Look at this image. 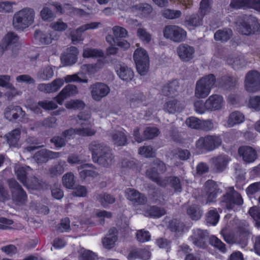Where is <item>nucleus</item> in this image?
I'll list each match as a JSON object with an SVG mask.
<instances>
[{"label":"nucleus","mask_w":260,"mask_h":260,"mask_svg":"<svg viewBox=\"0 0 260 260\" xmlns=\"http://www.w3.org/2000/svg\"><path fill=\"white\" fill-rule=\"evenodd\" d=\"M36 13L31 8L25 7L16 12L13 18V25L16 29H23L32 25Z\"/></svg>","instance_id":"1"},{"label":"nucleus","mask_w":260,"mask_h":260,"mask_svg":"<svg viewBox=\"0 0 260 260\" xmlns=\"http://www.w3.org/2000/svg\"><path fill=\"white\" fill-rule=\"evenodd\" d=\"M215 82L216 78L213 74L201 78L196 83L194 96L198 99L207 98L213 88Z\"/></svg>","instance_id":"2"},{"label":"nucleus","mask_w":260,"mask_h":260,"mask_svg":"<svg viewBox=\"0 0 260 260\" xmlns=\"http://www.w3.org/2000/svg\"><path fill=\"white\" fill-rule=\"evenodd\" d=\"M166 170L165 164L159 160H156L147 170L146 174L149 178L156 182L158 185L165 187L170 183V177L160 178L159 174L164 172Z\"/></svg>","instance_id":"3"},{"label":"nucleus","mask_w":260,"mask_h":260,"mask_svg":"<svg viewBox=\"0 0 260 260\" xmlns=\"http://www.w3.org/2000/svg\"><path fill=\"white\" fill-rule=\"evenodd\" d=\"M133 57L138 73L146 75L149 67V58L146 51L142 48H138L135 51Z\"/></svg>","instance_id":"4"},{"label":"nucleus","mask_w":260,"mask_h":260,"mask_svg":"<svg viewBox=\"0 0 260 260\" xmlns=\"http://www.w3.org/2000/svg\"><path fill=\"white\" fill-rule=\"evenodd\" d=\"M164 36L175 43H180L185 41L186 31L182 27L176 25L166 26L163 30Z\"/></svg>","instance_id":"5"},{"label":"nucleus","mask_w":260,"mask_h":260,"mask_svg":"<svg viewBox=\"0 0 260 260\" xmlns=\"http://www.w3.org/2000/svg\"><path fill=\"white\" fill-rule=\"evenodd\" d=\"M221 143L222 140L219 136H207L200 138L196 145L199 149L211 151L219 147Z\"/></svg>","instance_id":"6"},{"label":"nucleus","mask_w":260,"mask_h":260,"mask_svg":"<svg viewBox=\"0 0 260 260\" xmlns=\"http://www.w3.org/2000/svg\"><path fill=\"white\" fill-rule=\"evenodd\" d=\"M222 206L228 209H232L235 205H241L243 203L241 196L236 191L233 187H230L226 193L222 198Z\"/></svg>","instance_id":"7"},{"label":"nucleus","mask_w":260,"mask_h":260,"mask_svg":"<svg viewBox=\"0 0 260 260\" xmlns=\"http://www.w3.org/2000/svg\"><path fill=\"white\" fill-rule=\"evenodd\" d=\"M244 86L249 92H255L260 90V73L256 71H251L245 76Z\"/></svg>","instance_id":"8"},{"label":"nucleus","mask_w":260,"mask_h":260,"mask_svg":"<svg viewBox=\"0 0 260 260\" xmlns=\"http://www.w3.org/2000/svg\"><path fill=\"white\" fill-rule=\"evenodd\" d=\"M9 185L12 193L13 200L18 205L24 204L27 200V195L22 187L14 179L9 181Z\"/></svg>","instance_id":"9"},{"label":"nucleus","mask_w":260,"mask_h":260,"mask_svg":"<svg viewBox=\"0 0 260 260\" xmlns=\"http://www.w3.org/2000/svg\"><path fill=\"white\" fill-rule=\"evenodd\" d=\"M92 98L96 101H101L110 92V89L106 84L102 82H96L90 86Z\"/></svg>","instance_id":"10"},{"label":"nucleus","mask_w":260,"mask_h":260,"mask_svg":"<svg viewBox=\"0 0 260 260\" xmlns=\"http://www.w3.org/2000/svg\"><path fill=\"white\" fill-rule=\"evenodd\" d=\"M101 23L93 22L83 25L77 28L76 30L72 31L70 34L71 41L74 44H77L83 40L82 34L83 32L89 29L98 28Z\"/></svg>","instance_id":"11"},{"label":"nucleus","mask_w":260,"mask_h":260,"mask_svg":"<svg viewBox=\"0 0 260 260\" xmlns=\"http://www.w3.org/2000/svg\"><path fill=\"white\" fill-rule=\"evenodd\" d=\"M260 25L255 17L251 15L244 17V22L240 29L242 34L249 35L258 31Z\"/></svg>","instance_id":"12"},{"label":"nucleus","mask_w":260,"mask_h":260,"mask_svg":"<svg viewBox=\"0 0 260 260\" xmlns=\"http://www.w3.org/2000/svg\"><path fill=\"white\" fill-rule=\"evenodd\" d=\"M204 191L207 198L206 204L214 202L221 192L218 184L213 180H208L205 183Z\"/></svg>","instance_id":"13"},{"label":"nucleus","mask_w":260,"mask_h":260,"mask_svg":"<svg viewBox=\"0 0 260 260\" xmlns=\"http://www.w3.org/2000/svg\"><path fill=\"white\" fill-rule=\"evenodd\" d=\"M177 53L180 59L183 62H189L195 55L194 48L187 44H181L177 48Z\"/></svg>","instance_id":"14"},{"label":"nucleus","mask_w":260,"mask_h":260,"mask_svg":"<svg viewBox=\"0 0 260 260\" xmlns=\"http://www.w3.org/2000/svg\"><path fill=\"white\" fill-rule=\"evenodd\" d=\"M96 131L94 128H88L85 127L72 128L63 132L62 136L68 141L76 135L81 136H91L94 135Z\"/></svg>","instance_id":"15"},{"label":"nucleus","mask_w":260,"mask_h":260,"mask_svg":"<svg viewBox=\"0 0 260 260\" xmlns=\"http://www.w3.org/2000/svg\"><path fill=\"white\" fill-rule=\"evenodd\" d=\"M208 233L206 231L200 229L194 230L192 235L189 240L195 246L200 248H205L207 246V239Z\"/></svg>","instance_id":"16"},{"label":"nucleus","mask_w":260,"mask_h":260,"mask_svg":"<svg viewBox=\"0 0 260 260\" xmlns=\"http://www.w3.org/2000/svg\"><path fill=\"white\" fill-rule=\"evenodd\" d=\"M58 37L57 33L53 31H44L36 30L34 34L35 40L40 44H49L52 40L57 39Z\"/></svg>","instance_id":"17"},{"label":"nucleus","mask_w":260,"mask_h":260,"mask_svg":"<svg viewBox=\"0 0 260 260\" xmlns=\"http://www.w3.org/2000/svg\"><path fill=\"white\" fill-rule=\"evenodd\" d=\"M78 54L79 51L76 47L68 48L61 57V62L64 66H72L77 62Z\"/></svg>","instance_id":"18"},{"label":"nucleus","mask_w":260,"mask_h":260,"mask_svg":"<svg viewBox=\"0 0 260 260\" xmlns=\"http://www.w3.org/2000/svg\"><path fill=\"white\" fill-rule=\"evenodd\" d=\"M224 105L223 98L219 94H212L206 100V108L209 111L219 110L223 107Z\"/></svg>","instance_id":"19"},{"label":"nucleus","mask_w":260,"mask_h":260,"mask_svg":"<svg viewBox=\"0 0 260 260\" xmlns=\"http://www.w3.org/2000/svg\"><path fill=\"white\" fill-rule=\"evenodd\" d=\"M61 155V152H53L46 149H42L35 154L34 158L38 163H43L46 162L49 159L58 158Z\"/></svg>","instance_id":"20"},{"label":"nucleus","mask_w":260,"mask_h":260,"mask_svg":"<svg viewBox=\"0 0 260 260\" xmlns=\"http://www.w3.org/2000/svg\"><path fill=\"white\" fill-rule=\"evenodd\" d=\"M30 170V168L28 166L20 167L16 166L15 167V172L18 180H19L25 187L37 188L38 186H40L39 184H37L38 186H34L32 184H26V181H27L26 175Z\"/></svg>","instance_id":"21"},{"label":"nucleus","mask_w":260,"mask_h":260,"mask_svg":"<svg viewBox=\"0 0 260 260\" xmlns=\"http://www.w3.org/2000/svg\"><path fill=\"white\" fill-rule=\"evenodd\" d=\"M115 71L119 77L124 81H130L134 76V73L132 69L123 63L116 64Z\"/></svg>","instance_id":"22"},{"label":"nucleus","mask_w":260,"mask_h":260,"mask_svg":"<svg viewBox=\"0 0 260 260\" xmlns=\"http://www.w3.org/2000/svg\"><path fill=\"white\" fill-rule=\"evenodd\" d=\"M238 152L242 157L243 160L248 163L253 162L257 158L255 150L250 146L240 147L238 149Z\"/></svg>","instance_id":"23"},{"label":"nucleus","mask_w":260,"mask_h":260,"mask_svg":"<svg viewBox=\"0 0 260 260\" xmlns=\"http://www.w3.org/2000/svg\"><path fill=\"white\" fill-rule=\"evenodd\" d=\"M183 106L180 102L175 99L171 98L164 105V110L169 114L179 113L183 109Z\"/></svg>","instance_id":"24"},{"label":"nucleus","mask_w":260,"mask_h":260,"mask_svg":"<svg viewBox=\"0 0 260 260\" xmlns=\"http://www.w3.org/2000/svg\"><path fill=\"white\" fill-rule=\"evenodd\" d=\"M78 92V89L75 85L69 84L66 86L55 98L56 101L58 104L61 105L66 99L75 95Z\"/></svg>","instance_id":"25"},{"label":"nucleus","mask_w":260,"mask_h":260,"mask_svg":"<svg viewBox=\"0 0 260 260\" xmlns=\"http://www.w3.org/2000/svg\"><path fill=\"white\" fill-rule=\"evenodd\" d=\"M127 199L135 204H144L146 202V198L139 191L132 188H128L125 191Z\"/></svg>","instance_id":"26"},{"label":"nucleus","mask_w":260,"mask_h":260,"mask_svg":"<svg viewBox=\"0 0 260 260\" xmlns=\"http://www.w3.org/2000/svg\"><path fill=\"white\" fill-rule=\"evenodd\" d=\"M226 61L234 69H238L245 66V59L242 54H230L228 56Z\"/></svg>","instance_id":"27"},{"label":"nucleus","mask_w":260,"mask_h":260,"mask_svg":"<svg viewBox=\"0 0 260 260\" xmlns=\"http://www.w3.org/2000/svg\"><path fill=\"white\" fill-rule=\"evenodd\" d=\"M108 147L99 141H93L89 145V149L92 153L93 159L96 161L101 154L105 151Z\"/></svg>","instance_id":"28"},{"label":"nucleus","mask_w":260,"mask_h":260,"mask_svg":"<svg viewBox=\"0 0 260 260\" xmlns=\"http://www.w3.org/2000/svg\"><path fill=\"white\" fill-rule=\"evenodd\" d=\"M23 115V112L20 106L10 105L5 109V116L9 120H15L18 116Z\"/></svg>","instance_id":"29"},{"label":"nucleus","mask_w":260,"mask_h":260,"mask_svg":"<svg viewBox=\"0 0 260 260\" xmlns=\"http://www.w3.org/2000/svg\"><path fill=\"white\" fill-rule=\"evenodd\" d=\"M109 135L111 137L112 141L114 145L123 146L126 144L127 138L122 130L111 131L109 132Z\"/></svg>","instance_id":"30"},{"label":"nucleus","mask_w":260,"mask_h":260,"mask_svg":"<svg viewBox=\"0 0 260 260\" xmlns=\"http://www.w3.org/2000/svg\"><path fill=\"white\" fill-rule=\"evenodd\" d=\"M96 161L98 164L105 167L112 165L114 162V156L110 149L109 147L106 148L105 151L100 155Z\"/></svg>","instance_id":"31"},{"label":"nucleus","mask_w":260,"mask_h":260,"mask_svg":"<svg viewBox=\"0 0 260 260\" xmlns=\"http://www.w3.org/2000/svg\"><path fill=\"white\" fill-rule=\"evenodd\" d=\"M117 240V231L115 228H112L109 231L107 237L103 239V244L106 248H111L114 246Z\"/></svg>","instance_id":"32"},{"label":"nucleus","mask_w":260,"mask_h":260,"mask_svg":"<svg viewBox=\"0 0 260 260\" xmlns=\"http://www.w3.org/2000/svg\"><path fill=\"white\" fill-rule=\"evenodd\" d=\"M78 170L83 169L79 173L80 176L83 179H85L87 177H95L98 175L92 165L88 164H83L78 167Z\"/></svg>","instance_id":"33"},{"label":"nucleus","mask_w":260,"mask_h":260,"mask_svg":"<svg viewBox=\"0 0 260 260\" xmlns=\"http://www.w3.org/2000/svg\"><path fill=\"white\" fill-rule=\"evenodd\" d=\"M245 120L244 115L239 111L231 113L227 121V126L232 127L234 126L243 123Z\"/></svg>","instance_id":"34"},{"label":"nucleus","mask_w":260,"mask_h":260,"mask_svg":"<svg viewBox=\"0 0 260 260\" xmlns=\"http://www.w3.org/2000/svg\"><path fill=\"white\" fill-rule=\"evenodd\" d=\"M212 163L214 167L218 171H222L226 167L230 159L227 155H220L212 158Z\"/></svg>","instance_id":"35"},{"label":"nucleus","mask_w":260,"mask_h":260,"mask_svg":"<svg viewBox=\"0 0 260 260\" xmlns=\"http://www.w3.org/2000/svg\"><path fill=\"white\" fill-rule=\"evenodd\" d=\"M151 256L150 253L146 249H137L132 251L128 255L127 258L129 260H134L137 258H140L143 260H147Z\"/></svg>","instance_id":"36"},{"label":"nucleus","mask_w":260,"mask_h":260,"mask_svg":"<svg viewBox=\"0 0 260 260\" xmlns=\"http://www.w3.org/2000/svg\"><path fill=\"white\" fill-rule=\"evenodd\" d=\"M233 35L232 29L230 28H224L218 30L214 34V39L216 41L222 42L228 41Z\"/></svg>","instance_id":"37"},{"label":"nucleus","mask_w":260,"mask_h":260,"mask_svg":"<svg viewBox=\"0 0 260 260\" xmlns=\"http://www.w3.org/2000/svg\"><path fill=\"white\" fill-rule=\"evenodd\" d=\"M103 66V63L98 61L95 64H85L81 66L83 72L89 74L93 75L99 72Z\"/></svg>","instance_id":"38"},{"label":"nucleus","mask_w":260,"mask_h":260,"mask_svg":"<svg viewBox=\"0 0 260 260\" xmlns=\"http://www.w3.org/2000/svg\"><path fill=\"white\" fill-rule=\"evenodd\" d=\"M20 132L19 129H16L6 135V138L10 146L17 147L19 145Z\"/></svg>","instance_id":"39"},{"label":"nucleus","mask_w":260,"mask_h":260,"mask_svg":"<svg viewBox=\"0 0 260 260\" xmlns=\"http://www.w3.org/2000/svg\"><path fill=\"white\" fill-rule=\"evenodd\" d=\"M77 122L81 125V127L92 128L91 116L89 113H80L78 116Z\"/></svg>","instance_id":"40"},{"label":"nucleus","mask_w":260,"mask_h":260,"mask_svg":"<svg viewBox=\"0 0 260 260\" xmlns=\"http://www.w3.org/2000/svg\"><path fill=\"white\" fill-rule=\"evenodd\" d=\"M103 55V52L98 49L86 47L83 50L82 56L84 58H98Z\"/></svg>","instance_id":"41"},{"label":"nucleus","mask_w":260,"mask_h":260,"mask_svg":"<svg viewBox=\"0 0 260 260\" xmlns=\"http://www.w3.org/2000/svg\"><path fill=\"white\" fill-rule=\"evenodd\" d=\"M54 75V71L51 66H46L40 71L38 78L42 81H46L51 78Z\"/></svg>","instance_id":"42"},{"label":"nucleus","mask_w":260,"mask_h":260,"mask_svg":"<svg viewBox=\"0 0 260 260\" xmlns=\"http://www.w3.org/2000/svg\"><path fill=\"white\" fill-rule=\"evenodd\" d=\"M63 186L68 189H73L75 184V179L74 174L72 172L65 174L62 178Z\"/></svg>","instance_id":"43"},{"label":"nucleus","mask_w":260,"mask_h":260,"mask_svg":"<svg viewBox=\"0 0 260 260\" xmlns=\"http://www.w3.org/2000/svg\"><path fill=\"white\" fill-rule=\"evenodd\" d=\"M8 81L7 85H3L2 87H5L7 89V91L5 92V95L7 97L9 100H11L13 98L21 94L20 91H18L12 84Z\"/></svg>","instance_id":"44"},{"label":"nucleus","mask_w":260,"mask_h":260,"mask_svg":"<svg viewBox=\"0 0 260 260\" xmlns=\"http://www.w3.org/2000/svg\"><path fill=\"white\" fill-rule=\"evenodd\" d=\"M212 11L211 2L209 0H202L199 10L200 15L202 16L210 15Z\"/></svg>","instance_id":"45"},{"label":"nucleus","mask_w":260,"mask_h":260,"mask_svg":"<svg viewBox=\"0 0 260 260\" xmlns=\"http://www.w3.org/2000/svg\"><path fill=\"white\" fill-rule=\"evenodd\" d=\"M106 41L110 44L116 45L121 48L124 49H127L130 47V44L126 40H119L114 39L112 36L109 35L106 37Z\"/></svg>","instance_id":"46"},{"label":"nucleus","mask_w":260,"mask_h":260,"mask_svg":"<svg viewBox=\"0 0 260 260\" xmlns=\"http://www.w3.org/2000/svg\"><path fill=\"white\" fill-rule=\"evenodd\" d=\"M96 199L104 207H105L109 204L113 203L115 201L114 197L105 193L98 194L96 197Z\"/></svg>","instance_id":"47"},{"label":"nucleus","mask_w":260,"mask_h":260,"mask_svg":"<svg viewBox=\"0 0 260 260\" xmlns=\"http://www.w3.org/2000/svg\"><path fill=\"white\" fill-rule=\"evenodd\" d=\"M252 0H231L230 6L235 9L251 8Z\"/></svg>","instance_id":"48"},{"label":"nucleus","mask_w":260,"mask_h":260,"mask_svg":"<svg viewBox=\"0 0 260 260\" xmlns=\"http://www.w3.org/2000/svg\"><path fill=\"white\" fill-rule=\"evenodd\" d=\"M166 213L164 209L153 206L149 207L145 213V216H150L154 217H159Z\"/></svg>","instance_id":"49"},{"label":"nucleus","mask_w":260,"mask_h":260,"mask_svg":"<svg viewBox=\"0 0 260 260\" xmlns=\"http://www.w3.org/2000/svg\"><path fill=\"white\" fill-rule=\"evenodd\" d=\"M187 213L192 220H197L201 218L202 212L198 206L193 205L189 207Z\"/></svg>","instance_id":"50"},{"label":"nucleus","mask_w":260,"mask_h":260,"mask_svg":"<svg viewBox=\"0 0 260 260\" xmlns=\"http://www.w3.org/2000/svg\"><path fill=\"white\" fill-rule=\"evenodd\" d=\"M40 16L44 21H50L55 17L52 10L47 6L44 7L41 10Z\"/></svg>","instance_id":"51"},{"label":"nucleus","mask_w":260,"mask_h":260,"mask_svg":"<svg viewBox=\"0 0 260 260\" xmlns=\"http://www.w3.org/2000/svg\"><path fill=\"white\" fill-rule=\"evenodd\" d=\"M49 27L54 30V32H62L67 29L68 25L66 23L63 22L62 20L58 19L56 21L51 23Z\"/></svg>","instance_id":"52"},{"label":"nucleus","mask_w":260,"mask_h":260,"mask_svg":"<svg viewBox=\"0 0 260 260\" xmlns=\"http://www.w3.org/2000/svg\"><path fill=\"white\" fill-rule=\"evenodd\" d=\"M219 219V215L216 209H211L207 214L206 221L212 225H216Z\"/></svg>","instance_id":"53"},{"label":"nucleus","mask_w":260,"mask_h":260,"mask_svg":"<svg viewBox=\"0 0 260 260\" xmlns=\"http://www.w3.org/2000/svg\"><path fill=\"white\" fill-rule=\"evenodd\" d=\"M65 166L66 162L64 161H59L57 165L50 169V175L52 176L60 175L64 172Z\"/></svg>","instance_id":"54"},{"label":"nucleus","mask_w":260,"mask_h":260,"mask_svg":"<svg viewBox=\"0 0 260 260\" xmlns=\"http://www.w3.org/2000/svg\"><path fill=\"white\" fill-rule=\"evenodd\" d=\"M112 31L114 36V39L116 40L120 38H125L128 36L127 31L124 28L119 26H114L112 28Z\"/></svg>","instance_id":"55"},{"label":"nucleus","mask_w":260,"mask_h":260,"mask_svg":"<svg viewBox=\"0 0 260 260\" xmlns=\"http://www.w3.org/2000/svg\"><path fill=\"white\" fill-rule=\"evenodd\" d=\"M134 10H138L143 16L145 17L149 14L152 11V8L147 4H140L133 8Z\"/></svg>","instance_id":"56"},{"label":"nucleus","mask_w":260,"mask_h":260,"mask_svg":"<svg viewBox=\"0 0 260 260\" xmlns=\"http://www.w3.org/2000/svg\"><path fill=\"white\" fill-rule=\"evenodd\" d=\"M65 106L68 109H82L85 107V104L81 100H73L67 102Z\"/></svg>","instance_id":"57"},{"label":"nucleus","mask_w":260,"mask_h":260,"mask_svg":"<svg viewBox=\"0 0 260 260\" xmlns=\"http://www.w3.org/2000/svg\"><path fill=\"white\" fill-rule=\"evenodd\" d=\"M180 10H173L171 9L164 10L162 12L164 17L167 19H173L179 18L181 15Z\"/></svg>","instance_id":"58"},{"label":"nucleus","mask_w":260,"mask_h":260,"mask_svg":"<svg viewBox=\"0 0 260 260\" xmlns=\"http://www.w3.org/2000/svg\"><path fill=\"white\" fill-rule=\"evenodd\" d=\"M137 36L142 41L148 43L151 40V35L143 28H139L137 32Z\"/></svg>","instance_id":"59"},{"label":"nucleus","mask_w":260,"mask_h":260,"mask_svg":"<svg viewBox=\"0 0 260 260\" xmlns=\"http://www.w3.org/2000/svg\"><path fill=\"white\" fill-rule=\"evenodd\" d=\"M18 37L14 33H8L4 39L3 45L9 47L17 42Z\"/></svg>","instance_id":"60"},{"label":"nucleus","mask_w":260,"mask_h":260,"mask_svg":"<svg viewBox=\"0 0 260 260\" xmlns=\"http://www.w3.org/2000/svg\"><path fill=\"white\" fill-rule=\"evenodd\" d=\"M249 213L255 220L256 226L260 228V209L253 207L249 209Z\"/></svg>","instance_id":"61"},{"label":"nucleus","mask_w":260,"mask_h":260,"mask_svg":"<svg viewBox=\"0 0 260 260\" xmlns=\"http://www.w3.org/2000/svg\"><path fill=\"white\" fill-rule=\"evenodd\" d=\"M144 99V96L141 93L137 95H134L129 100L130 107L133 109H135L140 106Z\"/></svg>","instance_id":"62"},{"label":"nucleus","mask_w":260,"mask_h":260,"mask_svg":"<svg viewBox=\"0 0 260 260\" xmlns=\"http://www.w3.org/2000/svg\"><path fill=\"white\" fill-rule=\"evenodd\" d=\"M249 108L254 109L255 111L260 110V96H251L248 104Z\"/></svg>","instance_id":"63"},{"label":"nucleus","mask_w":260,"mask_h":260,"mask_svg":"<svg viewBox=\"0 0 260 260\" xmlns=\"http://www.w3.org/2000/svg\"><path fill=\"white\" fill-rule=\"evenodd\" d=\"M80 257L82 260H95L96 255L92 251L85 249H81Z\"/></svg>","instance_id":"64"}]
</instances>
